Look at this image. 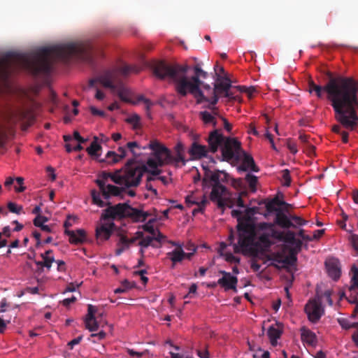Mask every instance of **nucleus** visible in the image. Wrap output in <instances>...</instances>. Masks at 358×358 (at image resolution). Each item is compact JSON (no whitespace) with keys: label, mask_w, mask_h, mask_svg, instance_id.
I'll return each instance as SVG.
<instances>
[{"label":"nucleus","mask_w":358,"mask_h":358,"mask_svg":"<svg viewBox=\"0 0 358 358\" xmlns=\"http://www.w3.org/2000/svg\"><path fill=\"white\" fill-rule=\"evenodd\" d=\"M92 44L89 42H76L43 47L31 53L7 52L0 59V78L6 79L13 65L23 68L34 76L48 75L52 70V61L68 62L72 59L89 64L93 62Z\"/></svg>","instance_id":"obj_1"},{"label":"nucleus","mask_w":358,"mask_h":358,"mask_svg":"<svg viewBox=\"0 0 358 358\" xmlns=\"http://www.w3.org/2000/svg\"><path fill=\"white\" fill-rule=\"evenodd\" d=\"M309 92H315L322 99L324 92L335 113V118L346 129L351 130L357 126L358 117V82L351 77H330L327 83L322 87L313 80L308 82Z\"/></svg>","instance_id":"obj_2"},{"label":"nucleus","mask_w":358,"mask_h":358,"mask_svg":"<svg viewBox=\"0 0 358 358\" xmlns=\"http://www.w3.org/2000/svg\"><path fill=\"white\" fill-rule=\"evenodd\" d=\"M188 69L189 66L186 64H170L161 61L154 65L153 73L159 79L169 78L172 80L175 83L177 93L181 96H185L190 93L197 99V102H200L199 99H205V96L200 87L203 86L207 90L210 89L209 85L203 84L200 79L206 78L208 73L202 70L199 64H196L194 66V75L188 79L186 76Z\"/></svg>","instance_id":"obj_3"},{"label":"nucleus","mask_w":358,"mask_h":358,"mask_svg":"<svg viewBox=\"0 0 358 358\" xmlns=\"http://www.w3.org/2000/svg\"><path fill=\"white\" fill-rule=\"evenodd\" d=\"M141 71V67L129 65L106 69L101 71L96 78L89 80V87H94L95 83H99L104 87L116 92L122 101L129 102L128 90L122 85L120 76V75L125 76L131 73H138Z\"/></svg>","instance_id":"obj_4"},{"label":"nucleus","mask_w":358,"mask_h":358,"mask_svg":"<svg viewBox=\"0 0 358 358\" xmlns=\"http://www.w3.org/2000/svg\"><path fill=\"white\" fill-rule=\"evenodd\" d=\"M135 159H129L123 169L117 170L113 173H106L104 178H110L115 183L123 185L127 188L137 187L144 173L147 171V167L135 165Z\"/></svg>","instance_id":"obj_5"},{"label":"nucleus","mask_w":358,"mask_h":358,"mask_svg":"<svg viewBox=\"0 0 358 358\" xmlns=\"http://www.w3.org/2000/svg\"><path fill=\"white\" fill-rule=\"evenodd\" d=\"M149 215L148 213L133 208L124 203L108 207L103 210L101 220L106 221L108 219H115L117 217H129L134 222H145Z\"/></svg>","instance_id":"obj_6"},{"label":"nucleus","mask_w":358,"mask_h":358,"mask_svg":"<svg viewBox=\"0 0 358 358\" xmlns=\"http://www.w3.org/2000/svg\"><path fill=\"white\" fill-rule=\"evenodd\" d=\"M255 236L256 231L255 226L254 225V235L251 241L246 243L245 245L241 243L240 238H238V243L234 245V252H242L244 255H249L254 258H261L264 255L265 250L271 247V242L269 236L266 234L259 236L257 241H255Z\"/></svg>","instance_id":"obj_7"},{"label":"nucleus","mask_w":358,"mask_h":358,"mask_svg":"<svg viewBox=\"0 0 358 358\" xmlns=\"http://www.w3.org/2000/svg\"><path fill=\"white\" fill-rule=\"evenodd\" d=\"M148 148L152 150V157L147 161V165L152 169L163 166L172 162L173 156L166 147L155 140L150 142Z\"/></svg>","instance_id":"obj_8"},{"label":"nucleus","mask_w":358,"mask_h":358,"mask_svg":"<svg viewBox=\"0 0 358 358\" xmlns=\"http://www.w3.org/2000/svg\"><path fill=\"white\" fill-rule=\"evenodd\" d=\"M209 199L212 202L216 203L217 208L222 210V213L226 207L232 208L236 206L235 197L231 196L224 183L213 187Z\"/></svg>","instance_id":"obj_9"},{"label":"nucleus","mask_w":358,"mask_h":358,"mask_svg":"<svg viewBox=\"0 0 358 358\" xmlns=\"http://www.w3.org/2000/svg\"><path fill=\"white\" fill-rule=\"evenodd\" d=\"M201 166L204 171V176L202 180L203 188L210 187L213 189V187L217 186L220 183L228 182L229 175L224 171H212L210 169L212 166L208 163L206 164L203 162Z\"/></svg>","instance_id":"obj_10"},{"label":"nucleus","mask_w":358,"mask_h":358,"mask_svg":"<svg viewBox=\"0 0 358 358\" xmlns=\"http://www.w3.org/2000/svg\"><path fill=\"white\" fill-rule=\"evenodd\" d=\"M231 214L237 219L238 238L241 243L245 245L246 243L251 241L254 235V224H250L248 218H244L243 211L240 210H232Z\"/></svg>","instance_id":"obj_11"},{"label":"nucleus","mask_w":358,"mask_h":358,"mask_svg":"<svg viewBox=\"0 0 358 358\" xmlns=\"http://www.w3.org/2000/svg\"><path fill=\"white\" fill-rule=\"evenodd\" d=\"M241 143L236 138L227 137L221 147L222 157L220 161L229 162L238 159Z\"/></svg>","instance_id":"obj_12"},{"label":"nucleus","mask_w":358,"mask_h":358,"mask_svg":"<svg viewBox=\"0 0 358 358\" xmlns=\"http://www.w3.org/2000/svg\"><path fill=\"white\" fill-rule=\"evenodd\" d=\"M96 184L99 186L103 197L108 199L110 196L123 197V193H127L129 196L134 197L136 192L134 190H126L127 187H119L113 185H106L103 180H97Z\"/></svg>","instance_id":"obj_13"},{"label":"nucleus","mask_w":358,"mask_h":358,"mask_svg":"<svg viewBox=\"0 0 358 358\" xmlns=\"http://www.w3.org/2000/svg\"><path fill=\"white\" fill-rule=\"evenodd\" d=\"M305 312L311 322H317L324 314L321 299H310L305 306Z\"/></svg>","instance_id":"obj_14"},{"label":"nucleus","mask_w":358,"mask_h":358,"mask_svg":"<svg viewBox=\"0 0 358 358\" xmlns=\"http://www.w3.org/2000/svg\"><path fill=\"white\" fill-rule=\"evenodd\" d=\"M227 138L224 136L220 129H215L210 131L207 138L209 151L213 153L216 152L219 148H221Z\"/></svg>","instance_id":"obj_15"},{"label":"nucleus","mask_w":358,"mask_h":358,"mask_svg":"<svg viewBox=\"0 0 358 358\" xmlns=\"http://www.w3.org/2000/svg\"><path fill=\"white\" fill-rule=\"evenodd\" d=\"M115 224L113 222H103L99 224L96 227V238L99 243L103 242L110 237Z\"/></svg>","instance_id":"obj_16"},{"label":"nucleus","mask_w":358,"mask_h":358,"mask_svg":"<svg viewBox=\"0 0 358 358\" xmlns=\"http://www.w3.org/2000/svg\"><path fill=\"white\" fill-rule=\"evenodd\" d=\"M352 270L354 271V274L351 279V285L345 294H348L346 298L348 301L351 303H357L358 307V268L354 266Z\"/></svg>","instance_id":"obj_17"},{"label":"nucleus","mask_w":358,"mask_h":358,"mask_svg":"<svg viewBox=\"0 0 358 358\" xmlns=\"http://www.w3.org/2000/svg\"><path fill=\"white\" fill-rule=\"evenodd\" d=\"M223 276L217 280V284L224 287L225 290L233 289L236 291L238 279L236 276L225 271H220Z\"/></svg>","instance_id":"obj_18"},{"label":"nucleus","mask_w":358,"mask_h":358,"mask_svg":"<svg viewBox=\"0 0 358 358\" xmlns=\"http://www.w3.org/2000/svg\"><path fill=\"white\" fill-rule=\"evenodd\" d=\"M216 75L217 78L214 83L213 93L224 95L229 88H232L231 80L227 77H222L217 73Z\"/></svg>","instance_id":"obj_19"},{"label":"nucleus","mask_w":358,"mask_h":358,"mask_svg":"<svg viewBox=\"0 0 358 358\" xmlns=\"http://www.w3.org/2000/svg\"><path fill=\"white\" fill-rule=\"evenodd\" d=\"M53 251L48 250L44 253L41 254L42 261H35V264L38 266V271H42L43 268H46L48 271L52 266V264L55 262V257L52 255Z\"/></svg>","instance_id":"obj_20"},{"label":"nucleus","mask_w":358,"mask_h":358,"mask_svg":"<svg viewBox=\"0 0 358 358\" xmlns=\"http://www.w3.org/2000/svg\"><path fill=\"white\" fill-rule=\"evenodd\" d=\"M209 149L206 145H200L196 141H194L189 150V153L194 159H201L207 156Z\"/></svg>","instance_id":"obj_21"},{"label":"nucleus","mask_w":358,"mask_h":358,"mask_svg":"<svg viewBox=\"0 0 358 358\" xmlns=\"http://www.w3.org/2000/svg\"><path fill=\"white\" fill-rule=\"evenodd\" d=\"M207 108L210 109L211 111H201L199 112V116L205 125H210V123L213 122V117H220V115L219 113V110L217 107L207 106Z\"/></svg>","instance_id":"obj_22"},{"label":"nucleus","mask_w":358,"mask_h":358,"mask_svg":"<svg viewBox=\"0 0 358 358\" xmlns=\"http://www.w3.org/2000/svg\"><path fill=\"white\" fill-rule=\"evenodd\" d=\"M239 171H246L250 170L254 172H258L259 171L258 166L256 165L253 157L244 153L243 159L242 164L238 167Z\"/></svg>","instance_id":"obj_23"},{"label":"nucleus","mask_w":358,"mask_h":358,"mask_svg":"<svg viewBox=\"0 0 358 358\" xmlns=\"http://www.w3.org/2000/svg\"><path fill=\"white\" fill-rule=\"evenodd\" d=\"M275 223L283 229L295 227V225L292 222L291 217H288L282 210H278L275 214Z\"/></svg>","instance_id":"obj_24"},{"label":"nucleus","mask_w":358,"mask_h":358,"mask_svg":"<svg viewBox=\"0 0 358 358\" xmlns=\"http://www.w3.org/2000/svg\"><path fill=\"white\" fill-rule=\"evenodd\" d=\"M65 234L69 236L71 243L78 244L85 241L86 233L83 229H78L76 231L66 230Z\"/></svg>","instance_id":"obj_25"},{"label":"nucleus","mask_w":358,"mask_h":358,"mask_svg":"<svg viewBox=\"0 0 358 358\" xmlns=\"http://www.w3.org/2000/svg\"><path fill=\"white\" fill-rule=\"evenodd\" d=\"M166 255L172 262V268H174L177 263L185 259V252L182 245H179V247L176 248L173 251L168 252Z\"/></svg>","instance_id":"obj_26"},{"label":"nucleus","mask_w":358,"mask_h":358,"mask_svg":"<svg viewBox=\"0 0 358 358\" xmlns=\"http://www.w3.org/2000/svg\"><path fill=\"white\" fill-rule=\"evenodd\" d=\"M281 206H285V210L286 211H288V208L291 206L290 204L280 201L278 198H274L266 203V210L269 213L275 212L277 213L278 210H282L281 209L278 208V207Z\"/></svg>","instance_id":"obj_27"},{"label":"nucleus","mask_w":358,"mask_h":358,"mask_svg":"<svg viewBox=\"0 0 358 358\" xmlns=\"http://www.w3.org/2000/svg\"><path fill=\"white\" fill-rule=\"evenodd\" d=\"M118 153L114 151H108L106 155V158L108 159V163L115 164L119 162L120 160L124 159L126 156V149L124 147H119Z\"/></svg>","instance_id":"obj_28"},{"label":"nucleus","mask_w":358,"mask_h":358,"mask_svg":"<svg viewBox=\"0 0 358 358\" xmlns=\"http://www.w3.org/2000/svg\"><path fill=\"white\" fill-rule=\"evenodd\" d=\"M301 341L310 345H315L317 343V338L315 333L308 329L303 327L301 329Z\"/></svg>","instance_id":"obj_29"},{"label":"nucleus","mask_w":358,"mask_h":358,"mask_svg":"<svg viewBox=\"0 0 358 358\" xmlns=\"http://www.w3.org/2000/svg\"><path fill=\"white\" fill-rule=\"evenodd\" d=\"M338 322L341 326V327L345 329L357 328V331L352 335V340L356 345L358 346V322L350 323V321L346 318H338Z\"/></svg>","instance_id":"obj_30"},{"label":"nucleus","mask_w":358,"mask_h":358,"mask_svg":"<svg viewBox=\"0 0 358 358\" xmlns=\"http://www.w3.org/2000/svg\"><path fill=\"white\" fill-rule=\"evenodd\" d=\"M129 247H130V245L128 241V238L123 234H120L119 239L117 243V248L115 250V255L117 256L120 255L124 250L129 249Z\"/></svg>","instance_id":"obj_31"},{"label":"nucleus","mask_w":358,"mask_h":358,"mask_svg":"<svg viewBox=\"0 0 358 358\" xmlns=\"http://www.w3.org/2000/svg\"><path fill=\"white\" fill-rule=\"evenodd\" d=\"M267 334L270 339L271 344L273 346H275L278 339L280 338L282 334V331L278 327L272 325L268 328Z\"/></svg>","instance_id":"obj_32"},{"label":"nucleus","mask_w":358,"mask_h":358,"mask_svg":"<svg viewBox=\"0 0 358 358\" xmlns=\"http://www.w3.org/2000/svg\"><path fill=\"white\" fill-rule=\"evenodd\" d=\"M85 325L86 328L89 329L90 331H95L99 328V324L96 321L95 316L91 311L87 313V315L85 318Z\"/></svg>","instance_id":"obj_33"},{"label":"nucleus","mask_w":358,"mask_h":358,"mask_svg":"<svg viewBox=\"0 0 358 358\" xmlns=\"http://www.w3.org/2000/svg\"><path fill=\"white\" fill-rule=\"evenodd\" d=\"M329 275L334 280H337L341 275V271L337 265L334 263L326 262Z\"/></svg>","instance_id":"obj_34"},{"label":"nucleus","mask_w":358,"mask_h":358,"mask_svg":"<svg viewBox=\"0 0 358 358\" xmlns=\"http://www.w3.org/2000/svg\"><path fill=\"white\" fill-rule=\"evenodd\" d=\"M278 239L290 244H294L296 242L295 234L292 231H287L286 233H280L278 235Z\"/></svg>","instance_id":"obj_35"},{"label":"nucleus","mask_w":358,"mask_h":358,"mask_svg":"<svg viewBox=\"0 0 358 358\" xmlns=\"http://www.w3.org/2000/svg\"><path fill=\"white\" fill-rule=\"evenodd\" d=\"M100 150L101 146L98 143V138L94 136L90 146L87 148V152L91 156L98 157L99 155L97 152Z\"/></svg>","instance_id":"obj_36"},{"label":"nucleus","mask_w":358,"mask_h":358,"mask_svg":"<svg viewBox=\"0 0 358 358\" xmlns=\"http://www.w3.org/2000/svg\"><path fill=\"white\" fill-rule=\"evenodd\" d=\"M138 245L145 248L149 246H152V248H155L159 247L153 243V240L151 236H146L145 238H141V240L138 241Z\"/></svg>","instance_id":"obj_37"},{"label":"nucleus","mask_w":358,"mask_h":358,"mask_svg":"<svg viewBox=\"0 0 358 358\" xmlns=\"http://www.w3.org/2000/svg\"><path fill=\"white\" fill-rule=\"evenodd\" d=\"M208 203V201L206 199V196L205 195H203L202 197V199L200 201V203L196 204L197 208H194L192 210V214L194 215H195L196 214H197L199 213H203L204 211V208Z\"/></svg>","instance_id":"obj_38"},{"label":"nucleus","mask_w":358,"mask_h":358,"mask_svg":"<svg viewBox=\"0 0 358 358\" xmlns=\"http://www.w3.org/2000/svg\"><path fill=\"white\" fill-rule=\"evenodd\" d=\"M245 180L252 191L255 192L256 190V185L257 183V177L250 173H248L245 176Z\"/></svg>","instance_id":"obj_39"},{"label":"nucleus","mask_w":358,"mask_h":358,"mask_svg":"<svg viewBox=\"0 0 358 358\" xmlns=\"http://www.w3.org/2000/svg\"><path fill=\"white\" fill-rule=\"evenodd\" d=\"M92 197L94 203L96 204L99 207H103L105 206V203L101 199L100 194L96 190L92 191Z\"/></svg>","instance_id":"obj_40"},{"label":"nucleus","mask_w":358,"mask_h":358,"mask_svg":"<svg viewBox=\"0 0 358 358\" xmlns=\"http://www.w3.org/2000/svg\"><path fill=\"white\" fill-rule=\"evenodd\" d=\"M257 213V208H245L244 211V218H248L250 224H254L251 220V217Z\"/></svg>","instance_id":"obj_41"},{"label":"nucleus","mask_w":358,"mask_h":358,"mask_svg":"<svg viewBox=\"0 0 358 358\" xmlns=\"http://www.w3.org/2000/svg\"><path fill=\"white\" fill-rule=\"evenodd\" d=\"M282 178L283 180L282 185L285 187H289L291 185L290 172L288 169H284L282 172Z\"/></svg>","instance_id":"obj_42"},{"label":"nucleus","mask_w":358,"mask_h":358,"mask_svg":"<svg viewBox=\"0 0 358 358\" xmlns=\"http://www.w3.org/2000/svg\"><path fill=\"white\" fill-rule=\"evenodd\" d=\"M296 260H297L296 257L294 255L291 254L289 256H287V257L283 258L282 260V264H285L287 265L293 266L296 264Z\"/></svg>","instance_id":"obj_43"},{"label":"nucleus","mask_w":358,"mask_h":358,"mask_svg":"<svg viewBox=\"0 0 358 358\" xmlns=\"http://www.w3.org/2000/svg\"><path fill=\"white\" fill-rule=\"evenodd\" d=\"M8 210L13 213L20 214L21 211L22 210V206H17L13 202H8Z\"/></svg>","instance_id":"obj_44"},{"label":"nucleus","mask_w":358,"mask_h":358,"mask_svg":"<svg viewBox=\"0 0 358 358\" xmlns=\"http://www.w3.org/2000/svg\"><path fill=\"white\" fill-rule=\"evenodd\" d=\"M7 134L4 127L0 124V148H3L6 143Z\"/></svg>","instance_id":"obj_45"},{"label":"nucleus","mask_w":358,"mask_h":358,"mask_svg":"<svg viewBox=\"0 0 358 358\" xmlns=\"http://www.w3.org/2000/svg\"><path fill=\"white\" fill-rule=\"evenodd\" d=\"M225 257V260L229 263H237L238 264L240 262V259L237 257H235L232 253L231 252H226L224 254Z\"/></svg>","instance_id":"obj_46"},{"label":"nucleus","mask_w":358,"mask_h":358,"mask_svg":"<svg viewBox=\"0 0 358 358\" xmlns=\"http://www.w3.org/2000/svg\"><path fill=\"white\" fill-rule=\"evenodd\" d=\"M48 218L45 216L38 215L34 220L33 222L36 227H39L44 224L45 222H48Z\"/></svg>","instance_id":"obj_47"},{"label":"nucleus","mask_w":358,"mask_h":358,"mask_svg":"<svg viewBox=\"0 0 358 358\" xmlns=\"http://www.w3.org/2000/svg\"><path fill=\"white\" fill-rule=\"evenodd\" d=\"M153 241H155L159 244H162V242L166 240V236L160 232L159 230H156V235L151 236Z\"/></svg>","instance_id":"obj_48"},{"label":"nucleus","mask_w":358,"mask_h":358,"mask_svg":"<svg viewBox=\"0 0 358 358\" xmlns=\"http://www.w3.org/2000/svg\"><path fill=\"white\" fill-rule=\"evenodd\" d=\"M287 146L291 153L295 155L297 153L298 150L296 144L290 138L287 139Z\"/></svg>","instance_id":"obj_49"},{"label":"nucleus","mask_w":358,"mask_h":358,"mask_svg":"<svg viewBox=\"0 0 358 358\" xmlns=\"http://www.w3.org/2000/svg\"><path fill=\"white\" fill-rule=\"evenodd\" d=\"M224 96L228 98L230 100L238 101L239 100V96L238 95H235V92L231 88H229L223 95Z\"/></svg>","instance_id":"obj_50"},{"label":"nucleus","mask_w":358,"mask_h":358,"mask_svg":"<svg viewBox=\"0 0 358 358\" xmlns=\"http://www.w3.org/2000/svg\"><path fill=\"white\" fill-rule=\"evenodd\" d=\"M185 202L189 206H190L191 205H196L199 203L200 201H199L193 194H191L186 196Z\"/></svg>","instance_id":"obj_51"},{"label":"nucleus","mask_w":358,"mask_h":358,"mask_svg":"<svg viewBox=\"0 0 358 358\" xmlns=\"http://www.w3.org/2000/svg\"><path fill=\"white\" fill-rule=\"evenodd\" d=\"M291 220L294 222L295 227L305 225L307 223L306 220L297 215H291Z\"/></svg>","instance_id":"obj_52"},{"label":"nucleus","mask_w":358,"mask_h":358,"mask_svg":"<svg viewBox=\"0 0 358 358\" xmlns=\"http://www.w3.org/2000/svg\"><path fill=\"white\" fill-rule=\"evenodd\" d=\"M154 180H155V178L151 177V176L148 177V178H147V182H146L145 187H146V189H147L148 190L150 191V192H152L155 196H157V190L155 188H154V187L152 186L151 183H150V181Z\"/></svg>","instance_id":"obj_53"},{"label":"nucleus","mask_w":358,"mask_h":358,"mask_svg":"<svg viewBox=\"0 0 358 358\" xmlns=\"http://www.w3.org/2000/svg\"><path fill=\"white\" fill-rule=\"evenodd\" d=\"M126 121L128 123L132 124L134 127H136L140 122V117L136 114H134L128 117Z\"/></svg>","instance_id":"obj_54"},{"label":"nucleus","mask_w":358,"mask_h":358,"mask_svg":"<svg viewBox=\"0 0 358 358\" xmlns=\"http://www.w3.org/2000/svg\"><path fill=\"white\" fill-rule=\"evenodd\" d=\"M16 182L17 185H19V187H15V191L17 192H23L25 189V187L23 186L24 178L22 177H17L16 178Z\"/></svg>","instance_id":"obj_55"},{"label":"nucleus","mask_w":358,"mask_h":358,"mask_svg":"<svg viewBox=\"0 0 358 358\" xmlns=\"http://www.w3.org/2000/svg\"><path fill=\"white\" fill-rule=\"evenodd\" d=\"M174 162L176 164L181 162L182 165H185L186 160L185 159L184 154H176L175 157H173L172 162Z\"/></svg>","instance_id":"obj_56"},{"label":"nucleus","mask_w":358,"mask_h":358,"mask_svg":"<svg viewBox=\"0 0 358 358\" xmlns=\"http://www.w3.org/2000/svg\"><path fill=\"white\" fill-rule=\"evenodd\" d=\"M220 118L223 122V126H224V129H226V131L227 132L231 133V130H232V125H231V124H230L228 122V120L225 117H222V115L220 116Z\"/></svg>","instance_id":"obj_57"},{"label":"nucleus","mask_w":358,"mask_h":358,"mask_svg":"<svg viewBox=\"0 0 358 358\" xmlns=\"http://www.w3.org/2000/svg\"><path fill=\"white\" fill-rule=\"evenodd\" d=\"M138 101H142L145 104V110L147 112H149L150 108L153 105L151 101L148 99L145 98L143 96H141L138 98Z\"/></svg>","instance_id":"obj_58"},{"label":"nucleus","mask_w":358,"mask_h":358,"mask_svg":"<svg viewBox=\"0 0 358 358\" xmlns=\"http://www.w3.org/2000/svg\"><path fill=\"white\" fill-rule=\"evenodd\" d=\"M322 297L325 299V300L327 301V302L329 303V306H332L333 305V301L331 299V290H326L323 295H322Z\"/></svg>","instance_id":"obj_59"},{"label":"nucleus","mask_w":358,"mask_h":358,"mask_svg":"<svg viewBox=\"0 0 358 358\" xmlns=\"http://www.w3.org/2000/svg\"><path fill=\"white\" fill-rule=\"evenodd\" d=\"M80 285L81 283L70 282L69 284H68L65 289V292H75L76 288H78Z\"/></svg>","instance_id":"obj_60"},{"label":"nucleus","mask_w":358,"mask_h":358,"mask_svg":"<svg viewBox=\"0 0 358 358\" xmlns=\"http://www.w3.org/2000/svg\"><path fill=\"white\" fill-rule=\"evenodd\" d=\"M143 229L145 231H147V232L150 233L152 236H155V235H156V230H157V229H155L153 227V226H152V225H149L148 224H144V225L143 226Z\"/></svg>","instance_id":"obj_61"},{"label":"nucleus","mask_w":358,"mask_h":358,"mask_svg":"<svg viewBox=\"0 0 358 358\" xmlns=\"http://www.w3.org/2000/svg\"><path fill=\"white\" fill-rule=\"evenodd\" d=\"M350 240L354 249L358 252V235H352Z\"/></svg>","instance_id":"obj_62"},{"label":"nucleus","mask_w":358,"mask_h":358,"mask_svg":"<svg viewBox=\"0 0 358 358\" xmlns=\"http://www.w3.org/2000/svg\"><path fill=\"white\" fill-rule=\"evenodd\" d=\"M197 355L200 358H209V352L207 350V348H205L204 350H197Z\"/></svg>","instance_id":"obj_63"},{"label":"nucleus","mask_w":358,"mask_h":358,"mask_svg":"<svg viewBox=\"0 0 358 358\" xmlns=\"http://www.w3.org/2000/svg\"><path fill=\"white\" fill-rule=\"evenodd\" d=\"M170 355L171 358H192V357L189 355L175 353L172 352H170Z\"/></svg>","instance_id":"obj_64"}]
</instances>
